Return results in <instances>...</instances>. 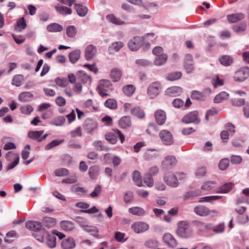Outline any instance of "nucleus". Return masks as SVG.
<instances>
[{
    "label": "nucleus",
    "mask_w": 249,
    "mask_h": 249,
    "mask_svg": "<svg viewBox=\"0 0 249 249\" xmlns=\"http://www.w3.org/2000/svg\"><path fill=\"white\" fill-rule=\"evenodd\" d=\"M61 246L63 249H72L75 247V241L73 238L68 237L62 241Z\"/></svg>",
    "instance_id": "nucleus-15"
},
{
    "label": "nucleus",
    "mask_w": 249,
    "mask_h": 249,
    "mask_svg": "<svg viewBox=\"0 0 249 249\" xmlns=\"http://www.w3.org/2000/svg\"><path fill=\"white\" fill-rule=\"evenodd\" d=\"M182 92V89L179 87L174 86L169 88L167 89L166 92L167 94L172 96H176Z\"/></svg>",
    "instance_id": "nucleus-34"
},
{
    "label": "nucleus",
    "mask_w": 249,
    "mask_h": 249,
    "mask_svg": "<svg viewBox=\"0 0 249 249\" xmlns=\"http://www.w3.org/2000/svg\"><path fill=\"white\" fill-rule=\"evenodd\" d=\"M229 160L228 159H223L219 163V168L221 170H225L229 166Z\"/></svg>",
    "instance_id": "nucleus-62"
},
{
    "label": "nucleus",
    "mask_w": 249,
    "mask_h": 249,
    "mask_svg": "<svg viewBox=\"0 0 249 249\" xmlns=\"http://www.w3.org/2000/svg\"><path fill=\"white\" fill-rule=\"evenodd\" d=\"M71 191L79 195H83L88 192L87 189L85 187L80 186L79 184H76L72 186Z\"/></svg>",
    "instance_id": "nucleus-27"
},
{
    "label": "nucleus",
    "mask_w": 249,
    "mask_h": 249,
    "mask_svg": "<svg viewBox=\"0 0 249 249\" xmlns=\"http://www.w3.org/2000/svg\"><path fill=\"white\" fill-rule=\"evenodd\" d=\"M163 179L168 185L172 187H177L179 184L176 176L170 172L165 173Z\"/></svg>",
    "instance_id": "nucleus-6"
},
{
    "label": "nucleus",
    "mask_w": 249,
    "mask_h": 249,
    "mask_svg": "<svg viewBox=\"0 0 249 249\" xmlns=\"http://www.w3.org/2000/svg\"><path fill=\"white\" fill-rule=\"evenodd\" d=\"M231 102L234 106L240 107L244 104L245 100L243 98H234L231 100Z\"/></svg>",
    "instance_id": "nucleus-64"
},
{
    "label": "nucleus",
    "mask_w": 249,
    "mask_h": 249,
    "mask_svg": "<svg viewBox=\"0 0 249 249\" xmlns=\"http://www.w3.org/2000/svg\"><path fill=\"white\" fill-rule=\"evenodd\" d=\"M25 226L27 229L34 231H39L42 228V226L40 223L34 221H27Z\"/></svg>",
    "instance_id": "nucleus-21"
},
{
    "label": "nucleus",
    "mask_w": 249,
    "mask_h": 249,
    "mask_svg": "<svg viewBox=\"0 0 249 249\" xmlns=\"http://www.w3.org/2000/svg\"><path fill=\"white\" fill-rule=\"evenodd\" d=\"M211 89L210 88H206L202 92L195 90L192 93L191 97L193 99L199 101H204L206 97L210 95Z\"/></svg>",
    "instance_id": "nucleus-7"
},
{
    "label": "nucleus",
    "mask_w": 249,
    "mask_h": 249,
    "mask_svg": "<svg viewBox=\"0 0 249 249\" xmlns=\"http://www.w3.org/2000/svg\"><path fill=\"white\" fill-rule=\"evenodd\" d=\"M131 228L135 233H140L147 231L149 225L145 222H137L133 224Z\"/></svg>",
    "instance_id": "nucleus-9"
},
{
    "label": "nucleus",
    "mask_w": 249,
    "mask_h": 249,
    "mask_svg": "<svg viewBox=\"0 0 249 249\" xmlns=\"http://www.w3.org/2000/svg\"><path fill=\"white\" fill-rule=\"evenodd\" d=\"M33 94L30 92L24 91L20 93L18 95V99L22 102H27L33 98Z\"/></svg>",
    "instance_id": "nucleus-24"
},
{
    "label": "nucleus",
    "mask_w": 249,
    "mask_h": 249,
    "mask_svg": "<svg viewBox=\"0 0 249 249\" xmlns=\"http://www.w3.org/2000/svg\"><path fill=\"white\" fill-rule=\"evenodd\" d=\"M26 26V20L24 17H22L17 21L15 26V30L17 32H20L25 29Z\"/></svg>",
    "instance_id": "nucleus-28"
},
{
    "label": "nucleus",
    "mask_w": 249,
    "mask_h": 249,
    "mask_svg": "<svg viewBox=\"0 0 249 249\" xmlns=\"http://www.w3.org/2000/svg\"><path fill=\"white\" fill-rule=\"evenodd\" d=\"M225 226L224 223H220L215 227H213V231L215 233H221L225 231Z\"/></svg>",
    "instance_id": "nucleus-61"
},
{
    "label": "nucleus",
    "mask_w": 249,
    "mask_h": 249,
    "mask_svg": "<svg viewBox=\"0 0 249 249\" xmlns=\"http://www.w3.org/2000/svg\"><path fill=\"white\" fill-rule=\"evenodd\" d=\"M106 139L107 141H109L112 144L116 143L117 142V138L114 134L110 132L107 133L105 135Z\"/></svg>",
    "instance_id": "nucleus-60"
},
{
    "label": "nucleus",
    "mask_w": 249,
    "mask_h": 249,
    "mask_svg": "<svg viewBox=\"0 0 249 249\" xmlns=\"http://www.w3.org/2000/svg\"><path fill=\"white\" fill-rule=\"evenodd\" d=\"M155 121L158 124L163 125L166 120V114L164 111L161 109H159L155 111L154 113Z\"/></svg>",
    "instance_id": "nucleus-10"
},
{
    "label": "nucleus",
    "mask_w": 249,
    "mask_h": 249,
    "mask_svg": "<svg viewBox=\"0 0 249 249\" xmlns=\"http://www.w3.org/2000/svg\"><path fill=\"white\" fill-rule=\"evenodd\" d=\"M135 87L132 85L125 86L123 88L124 93L128 96H131L135 91Z\"/></svg>",
    "instance_id": "nucleus-42"
},
{
    "label": "nucleus",
    "mask_w": 249,
    "mask_h": 249,
    "mask_svg": "<svg viewBox=\"0 0 249 249\" xmlns=\"http://www.w3.org/2000/svg\"><path fill=\"white\" fill-rule=\"evenodd\" d=\"M77 79L83 83H86L91 81V78L83 71H78L77 73Z\"/></svg>",
    "instance_id": "nucleus-35"
},
{
    "label": "nucleus",
    "mask_w": 249,
    "mask_h": 249,
    "mask_svg": "<svg viewBox=\"0 0 249 249\" xmlns=\"http://www.w3.org/2000/svg\"><path fill=\"white\" fill-rule=\"evenodd\" d=\"M249 76V68L244 67L236 71L233 77L236 82H243Z\"/></svg>",
    "instance_id": "nucleus-2"
},
{
    "label": "nucleus",
    "mask_w": 249,
    "mask_h": 249,
    "mask_svg": "<svg viewBox=\"0 0 249 249\" xmlns=\"http://www.w3.org/2000/svg\"><path fill=\"white\" fill-rule=\"evenodd\" d=\"M220 64L224 66H230L233 62L232 58L229 55H223L219 58Z\"/></svg>",
    "instance_id": "nucleus-32"
},
{
    "label": "nucleus",
    "mask_w": 249,
    "mask_h": 249,
    "mask_svg": "<svg viewBox=\"0 0 249 249\" xmlns=\"http://www.w3.org/2000/svg\"><path fill=\"white\" fill-rule=\"evenodd\" d=\"M63 140H54L52 141L51 142L47 144L45 147V149L46 150H50V149L52 148L53 147L57 146L62 142H63Z\"/></svg>",
    "instance_id": "nucleus-57"
},
{
    "label": "nucleus",
    "mask_w": 249,
    "mask_h": 249,
    "mask_svg": "<svg viewBox=\"0 0 249 249\" xmlns=\"http://www.w3.org/2000/svg\"><path fill=\"white\" fill-rule=\"evenodd\" d=\"M60 225L61 229L66 231H71L74 228V224L68 220H63L60 222Z\"/></svg>",
    "instance_id": "nucleus-22"
},
{
    "label": "nucleus",
    "mask_w": 249,
    "mask_h": 249,
    "mask_svg": "<svg viewBox=\"0 0 249 249\" xmlns=\"http://www.w3.org/2000/svg\"><path fill=\"white\" fill-rule=\"evenodd\" d=\"M102 192V187L99 184H97L93 191L89 194V196L92 198L98 197Z\"/></svg>",
    "instance_id": "nucleus-53"
},
{
    "label": "nucleus",
    "mask_w": 249,
    "mask_h": 249,
    "mask_svg": "<svg viewBox=\"0 0 249 249\" xmlns=\"http://www.w3.org/2000/svg\"><path fill=\"white\" fill-rule=\"evenodd\" d=\"M167 59V55L166 54L157 56L154 61V64L155 65L159 66L162 65L166 62Z\"/></svg>",
    "instance_id": "nucleus-39"
},
{
    "label": "nucleus",
    "mask_w": 249,
    "mask_h": 249,
    "mask_svg": "<svg viewBox=\"0 0 249 249\" xmlns=\"http://www.w3.org/2000/svg\"><path fill=\"white\" fill-rule=\"evenodd\" d=\"M161 84L159 82H152L148 87L147 94L151 98H154L159 94Z\"/></svg>",
    "instance_id": "nucleus-3"
},
{
    "label": "nucleus",
    "mask_w": 249,
    "mask_h": 249,
    "mask_svg": "<svg viewBox=\"0 0 249 249\" xmlns=\"http://www.w3.org/2000/svg\"><path fill=\"white\" fill-rule=\"evenodd\" d=\"M162 240L164 243L168 246L174 248L177 246V242L174 236L169 233L164 234Z\"/></svg>",
    "instance_id": "nucleus-11"
},
{
    "label": "nucleus",
    "mask_w": 249,
    "mask_h": 249,
    "mask_svg": "<svg viewBox=\"0 0 249 249\" xmlns=\"http://www.w3.org/2000/svg\"><path fill=\"white\" fill-rule=\"evenodd\" d=\"M55 9L59 14L63 15H70L72 13L71 8L63 6H55Z\"/></svg>",
    "instance_id": "nucleus-40"
},
{
    "label": "nucleus",
    "mask_w": 249,
    "mask_h": 249,
    "mask_svg": "<svg viewBox=\"0 0 249 249\" xmlns=\"http://www.w3.org/2000/svg\"><path fill=\"white\" fill-rule=\"evenodd\" d=\"M195 213L198 215L201 216H206L210 213L209 209L203 205L196 206L194 208Z\"/></svg>",
    "instance_id": "nucleus-19"
},
{
    "label": "nucleus",
    "mask_w": 249,
    "mask_h": 249,
    "mask_svg": "<svg viewBox=\"0 0 249 249\" xmlns=\"http://www.w3.org/2000/svg\"><path fill=\"white\" fill-rule=\"evenodd\" d=\"M76 32V29L74 26H69L66 29V34L69 37H74Z\"/></svg>",
    "instance_id": "nucleus-52"
},
{
    "label": "nucleus",
    "mask_w": 249,
    "mask_h": 249,
    "mask_svg": "<svg viewBox=\"0 0 249 249\" xmlns=\"http://www.w3.org/2000/svg\"><path fill=\"white\" fill-rule=\"evenodd\" d=\"M184 123L189 124L194 123L198 124L200 123V119L198 117V113L197 111H192L185 115L182 119Z\"/></svg>",
    "instance_id": "nucleus-5"
},
{
    "label": "nucleus",
    "mask_w": 249,
    "mask_h": 249,
    "mask_svg": "<svg viewBox=\"0 0 249 249\" xmlns=\"http://www.w3.org/2000/svg\"><path fill=\"white\" fill-rule=\"evenodd\" d=\"M159 137L162 142L166 145H170L174 143L173 136L168 130L163 129L160 131Z\"/></svg>",
    "instance_id": "nucleus-4"
},
{
    "label": "nucleus",
    "mask_w": 249,
    "mask_h": 249,
    "mask_svg": "<svg viewBox=\"0 0 249 249\" xmlns=\"http://www.w3.org/2000/svg\"><path fill=\"white\" fill-rule=\"evenodd\" d=\"M75 7L76 12L79 16L83 17L87 15L88 9L86 6L80 4H76Z\"/></svg>",
    "instance_id": "nucleus-26"
},
{
    "label": "nucleus",
    "mask_w": 249,
    "mask_h": 249,
    "mask_svg": "<svg viewBox=\"0 0 249 249\" xmlns=\"http://www.w3.org/2000/svg\"><path fill=\"white\" fill-rule=\"evenodd\" d=\"M176 233L181 238H187L190 237L192 234V231L190 228L189 224L185 221L179 222L178 223Z\"/></svg>",
    "instance_id": "nucleus-1"
},
{
    "label": "nucleus",
    "mask_w": 249,
    "mask_h": 249,
    "mask_svg": "<svg viewBox=\"0 0 249 249\" xmlns=\"http://www.w3.org/2000/svg\"><path fill=\"white\" fill-rule=\"evenodd\" d=\"M107 19L108 21L116 25H123L125 22L122 21L120 18H116L113 14H109L107 16Z\"/></svg>",
    "instance_id": "nucleus-38"
},
{
    "label": "nucleus",
    "mask_w": 249,
    "mask_h": 249,
    "mask_svg": "<svg viewBox=\"0 0 249 249\" xmlns=\"http://www.w3.org/2000/svg\"><path fill=\"white\" fill-rule=\"evenodd\" d=\"M229 97V94L225 92L222 91L217 94L214 98L213 102L215 103H219L223 100L227 99Z\"/></svg>",
    "instance_id": "nucleus-37"
},
{
    "label": "nucleus",
    "mask_w": 249,
    "mask_h": 249,
    "mask_svg": "<svg viewBox=\"0 0 249 249\" xmlns=\"http://www.w3.org/2000/svg\"><path fill=\"white\" fill-rule=\"evenodd\" d=\"M133 180L135 182V184H136L137 186H142V180L140 172L137 170H135L133 172Z\"/></svg>",
    "instance_id": "nucleus-41"
},
{
    "label": "nucleus",
    "mask_w": 249,
    "mask_h": 249,
    "mask_svg": "<svg viewBox=\"0 0 249 249\" xmlns=\"http://www.w3.org/2000/svg\"><path fill=\"white\" fill-rule=\"evenodd\" d=\"M20 111L22 113L26 115H29L33 111V107L30 105H26L21 107Z\"/></svg>",
    "instance_id": "nucleus-54"
},
{
    "label": "nucleus",
    "mask_w": 249,
    "mask_h": 249,
    "mask_svg": "<svg viewBox=\"0 0 249 249\" xmlns=\"http://www.w3.org/2000/svg\"><path fill=\"white\" fill-rule=\"evenodd\" d=\"M177 163V160L175 156H169L166 157L162 161V165L165 169L172 168Z\"/></svg>",
    "instance_id": "nucleus-13"
},
{
    "label": "nucleus",
    "mask_w": 249,
    "mask_h": 249,
    "mask_svg": "<svg viewBox=\"0 0 249 249\" xmlns=\"http://www.w3.org/2000/svg\"><path fill=\"white\" fill-rule=\"evenodd\" d=\"M111 86V84L109 80L105 79L100 80L98 87L99 89V94L103 96H107V94L105 93L103 90H105L107 88H110Z\"/></svg>",
    "instance_id": "nucleus-16"
},
{
    "label": "nucleus",
    "mask_w": 249,
    "mask_h": 249,
    "mask_svg": "<svg viewBox=\"0 0 249 249\" xmlns=\"http://www.w3.org/2000/svg\"><path fill=\"white\" fill-rule=\"evenodd\" d=\"M63 29V27L61 25L56 23H51L47 27V30L49 32H61Z\"/></svg>",
    "instance_id": "nucleus-30"
},
{
    "label": "nucleus",
    "mask_w": 249,
    "mask_h": 249,
    "mask_svg": "<svg viewBox=\"0 0 249 249\" xmlns=\"http://www.w3.org/2000/svg\"><path fill=\"white\" fill-rule=\"evenodd\" d=\"M98 126L96 122L90 119L86 120L84 124V128L88 132L90 133Z\"/></svg>",
    "instance_id": "nucleus-17"
},
{
    "label": "nucleus",
    "mask_w": 249,
    "mask_h": 249,
    "mask_svg": "<svg viewBox=\"0 0 249 249\" xmlns=\"http://www.w3.org/2000/svg\"><path fill=\"white\" fill-rule=\"evenodd\" d=\"M110 76L113 82H118L121 77L122 72L120 70L114 69L111 71Z\"/></svg>",
    "instance_id": "nucleus-36"
},
{
    "label": "nucleus",
    "mask_w": 249,
    "mask_h": 249,
    "mask_svg": "<svg viewBox=\"0 0 249 249\" xmlns=\"http://www.w3.org/2000/svg\"><path fill=\"white\" fill-rule=\"evenodd\" d=\"M201 191L200 190L191 191L187 192L184 196L183 199L186 200L192 198L194 197L200 196Z\"/></svg>",
    "instance_id": "nucleus-43"
},
{
    "label": "nucleus",
    "mask_w": 249,
    "mask_h": 249,
    "mask_svg": "<svg viewBox=\"0 0 249 249\" xmlns=\"http://www.w3.org/2000/svg\"><path fill=\"white\" fill-rule=\"evenodd\" d=\"M144 39L142 37L135 36L128 43V48L132 51H137L143 43Z\"/></svg>",
    "instance_id": "nucleus-8"
},
{
    "label": "nucleus",
    "mask_w": 249,
    "mask_h": 249,
    "mask_svg": "<svg viewBox=\"0 0 249 249\" xmlns=\"http://www.w3.org/2000/svg\"><path fill=\"white\" fill-rule=\"evenodd\" d=\"M132 115L137 117L140 119H142L145 116V113L143 109L139 107H135L130 110Z\"/></svg>",
    "instance_id": "nucleus-29"
},
{
    "label": "nucleus",
    "mask_w": 249,
    "mask_h": 249,
    "mask_svg": "<svg viewBox=\"0 0 249 249\" xmlns=\"http://www.w3.org/2000/svg\"><path fill=\"white\" fill-rule=\"evenodd\" d=\"M144 245L148 248L155 249L158 246V242L155 239H149L145 242Z\"/></svg>",
    "instance_id": "nucleus-51"
},
{
    "label": "nucleus",
    "mask_w": 249,
    "mask_h": 249,
    "mask_svg": "<svg viewBox=\"0 0 249 249\" xmlns=\"http://www.w3.org/2000/svg\"><path fill=\"white\" fill-rule=\"evenodd\" d=\"M65 121L66 119L64 117L58 116L53 120L52 124L55 126H61L65 122Z\"/></svg>",
    "instance_id": "nucleus-59"
},
{
    "label": "nucleus",
    "mask_w": 249,
    "mask_h": 249,
    "mask_svg": "<svg viewBox=\"0 0 249 249\" xmlns=\"http://www.w3.org/2000/svg\"><path fill=\"white\" fill-rule=\"evenodd\" d=\"M124 46V43L121 41L115 42L108 47V51L109 53H113L119 51Z\"/></svg>",
    "instance_id": "nucleus-23"
},
{
    "label": "nucleus",
    "mask_w": 249,
    "mask_h": 249,
    "mask_svg": "<svg viewBox=\"0 0 249 249\" xmlns=\"http://www.w3.org/2000/svg\"><path fill=\"white\" fill-rule=\"evenodd\" d=\"M56 237L52 234H48L46 238V244L50 248H53L56 246Z\"/></svg>",
    "instance_id": "nucleus-33"
},
{
    "label": "nucleus",
    "mask_w": 249,
    "mask_h": 249,
    "mask_svg": "<svg viewBox=\"0 0 249 249\" xmlns=\"http://www.w3.org/2000/svg\"><path fill=\"white\" fill-rule=\"evenodd\" d=\"M84 230L85 231L90 232L91 234L94 236H97L98 235V230L96 227L88 225Z\"/></svg>",
    "instance_id": "nucleus-58"
},
{
    "label": "nucleus",
    "mask_w": 249,
    "mask_h": 249,
    "mask_svg": "<svg viewBox=\"0 0 249 249\" xmlns=\"http://www.w3.org/2000/svg\"><path fill=\"white\" fill-rule=\"evenodd\" d=\"M23 80V77L22 75H16L14 76L12 79V84L13 85L19 87L21 86Z\"/></svg>",
    "instance_id": "nucleus-50"
},
{
    "label": "nucleus",
    "mask_w": 249,
    "mask_h": 249,
    "mask_svg": "<svg viewBox=\"0 0 249 249\" xmlns=\"http://www.w3.org/2000/svg\"><path fill=\"white\" fill-rule=\"evenodd\" d=\"M181 76V72H173L167 75L166 79L169 81H173L180 79Z\"/></svg>",
    "instance_id": "nucleus-48"
},
{
    "label": "nucleus",
    "mask_w": 249,
    "mask_h": 249,
    "mask_svg": "<svg viewBox=\"0 0 249 249\" xmlns=\"http://www.w3.org/2000/svg\"><path fill=\"white\" fill-rule=\"evenodd\" d=\"M106 107L110 109H115L117 108V103L116 101L113 99H108L104 103Z\"/></svg>",
    "instance_id": "nucleus-44"
},
{
    "label": "nucleus",
    "mask_w": 249,
    "mask_h": 249,
    "mask_svg": "<svg viewBox=\"0 0 249 249\" xmlns=\"http://www.w3.org/2000/svg\"><path fill=\"white\" fill-rule=\"evenodd\" d=\"M96 48L93 45H88L85 51V56L86 60H91L96 53Z\"/></svg>",
    "instance_id": "nucleus-14"
},
{
    "label": "nucleus",
    "mask_w": 249,
    "mask_h": 249,
    "mask_svg": "<svg viewBox=\"0 0 249 249\" xmlns=\"http://www.w3.org/2000/svg\"><path fill=\"white\" fill-rule=\"evenodd\" d=\"M232 28L235 32L239 34L246 30V24L245 23H242L239 25H233Z\"/></svg>",
    "instance_id": "nucleus-55"
},
{
    "label": "nucleus",
    "mask_w": 249,
    "mask_h": 249,
    "mask_svg": "<svg viewBox=\"0 0 249 249\" xmlns=\"http://www.w3.org/2000/svg\"><path fill=\"white\" fill-rule=\"evenodd\" d=\"M43 131H30L28 132V137L33 140H36L38 142V140L40 138L43 134Z\"/></svg>",
    "instance_id": "nucleus-45"
},
{
    "label": "nucleus",
    "mask_w": 249,
    "mask_h": 249,
    "mask_svg": "<svg viewBox=\"0 0 249 249\" xmlns=\"http://www.w3.org/2000/svg\"><path fill=\"white\" fill-rule=\"evenodd\" d=\"M184 68L188 73H192L194 70L192 56L190 54H187L185 56Z\"/></svg>",
    "instance_id": "nucleus-12"
},
{
    "label": "nucleus",
    "mask_w": 249,
    "mask_h": 249,
    "mask_svg": "<svg viewBox=\"0 0 249 249\" xmlns=\"http://www.w3.org/2000/svg\"><path fill=\"white\" fill-rule=\"evenodd\" d=\"M69 172L66 168H60L55 171V174L58 177H64L68 175Z\"/></svg>",
    "instance_id": "nucleus-63"
},
{
    "label": "nucleus",
    "mask_w": 249,
    "mask_h": 249,
    "mask_svg": "<svg viewBox=\"0 0 249 249\" xmlns=\"http://www.w3.org/2000/svg\"><path fill=\"white\" fill-rule=\"evenodd\" d=\"M129 213L137 216H142L145 213V211L140 207H133L128 209Z\"/></svg>",
    "instance_id": "nucleus-31"
},
{
    "label": "nucleus",
    "mask_w": 249,
    "mask_h": 249,
    "mask_svg": "<svg viewBox=\"0 0 249 249\" xmlns=\"http://www.w3.org/2000/svg\"><path fill=\"white\" fill-rule=\"evenodd\" d=\"M98 167L95 166L90 167L89 171V177L93 179L97 178L98 174Z\"/></svg>",
    "instance_id": "nucleus-49"
},
{
    "label": "nucleus",
    "mask_w": 249,
    "mask_h": 249,
    "mask_svg": "<svg viewBox=\"0 0 249 249\" xmlns=\"http://www.w3.org/2000/svg\"><path fill=\"white\" fill-rule=\"evenodd\" d=\"M233 187V184L231 183H227L222 186L217 191V193H227L229 192Z\"/></svg>",
    "instance_id": "nucleus-46"
},
{
    "label": "nucleus",
    "mask_w": 249,
    "mask_h": 249,
    "mask_svg": "<svg viewBox=\"0 0 249 249\" xmlns=\"http://www.w3.org/2000/svg\"><path fill=\"white\" fill-rule=\"evenodd\" d=\"M245 15L241 13L232 14L227 16L228 21L230 23H235L244 19Z\"/></svg>",
    "instance_id": "nucleus-18"
},
{
    "label": "nucleus",
    "mask_w": 249,
    "mask_h": 249,
    "mask_svg": "<svg viewBox=\"0 0 249 249\" xmlns=\"http://www.w3.org/2000/svg\"><path fill=\"white\" fill-rule=\"evenodd\" d=\"M80 54L81 51L79 49L73 51L69 54L70 61L73 64L76 63L80 58Z\"/></svg>",
    "instance_id": "nucleus-25"
},
{
    "label": "nucleus",
    "mask_w": 249,
    "mask_h": 249,
    "mask_svg": "<svg viewBox=\"0 0 249 249\" xmlns=\"http://www.w3.org/2000/svg\"><path fill=\"white\" fill-rule=\"evenodd\" d=\"M144 182L148 186L151 187L154 184L152 176L149 174H146L143 177Z\"/></svg>",
    "instance_id": "nucleus-56"
},
{
    "label": "nucleus",
    "mask_w": 249,
    "mask_h": 249,
    "mask_svg": "<svg viewBox=\"0 0 249 249\" xmlns=\"http://www.w3.org/2000/svg\"><path fill=\"white\" fill-rule=\"evenodd\" d=\"M118 125L122 129H127L131 125L130 118L129 116L122 117L118 122Z\"/></svg>",
    "instance_id": "nucleus-20"
},
{
    "label": "nucleus",
    "mask_w": 249,
    "mask_h": 249,
    "mask_svg": "<svg viewBox=\"0 0 249 249\" xmlns=\"http://www.w3.org/2000/svg\"><path fill=\"white\" fill-rule=\"evenodd\" d=\"M211 82L214 88L222 86L224 84L223 80L220 79L217 75L213 76Z\"/></svg>",
    "instance_id": "nucleus-47"
}]
</instances>
